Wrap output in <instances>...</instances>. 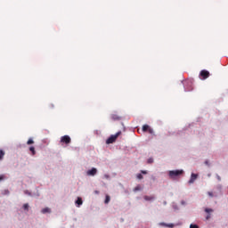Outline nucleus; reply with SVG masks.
Wrapping results in <instances>:
<instances>
[{
	"instance_id": "1a4fd4ad",
	"label": "nucleus",
	"mask_w": 228,
	"mask_h": 228,
	"mask_svg": "<svg viewBox=\"0 0 228 228\" xmlns=\"http://www.w3.org/2000/svg\"><path fill=\"white\" fill-rule=\"evenodd\" d=\"M110 118H111L112 120H120V117H118V115H117V114H112V115L110 116Z\"/></svg>"
},
{
	"instance_id": "412c9836",
	"label": "nucleus",
	"mask_w": 228,
	"mask_h": 228,
	"mask_svg": "<svg viewBox=\"0 0 228 228\" xmlns=\"http://www.w3.org/2000/svg\"><path fill=\"white\" fill-rule=\"evenodd\" d=\"M148 163H149V164L154 163V159L150 158V159H148Z\"/></svg>"
},
{
	"instance_id": "4468645a",
	"label": "nucleus",
	"mask_w": 228,
	"mask_h": 228,
	"mask_svg": "<svg viewBox=\"0 0 228 228\" xmlns=\"http://www.w3.org/2000/svg\"><path fill=\"white\" fill-rule=\"evenodd\" d=\"M141 190H143V188L141 185H137L134 189V191H141Z\"/></svg>"
},
{
	"instance_id": "20e7f679",
	"label": "nucleus",
	"mask_w": 228,
	"mask_h": 228,
	"mask_svg": "<svg viewBox=\"0 0 228 228\" xmlns=\"http://www.w3.org/2000/svg\"><path fill=\"white\" fill-rule=\"evenodd\" d=\"M72 142V139H70V136L64 135L61 137V143H64L65 145H69Z\"/></svg>"
},
{
	"instance_id": "2f4dec72",
	"label": "nucleus",
	"mask_w": 228,
	"mask_h": 228,
	"mask_svg": "<svg viewBox=\"0 0 228 228\" xmlns=\"http://www.w3.org/2000/svg\"><path fill=\"white\" fill-rule=\"evenodd\" d=\"M217 179L220 181V176H218Z\"/></svg>"
},
{
	"instance_id": "cd10ccee",
	"label": "nucleus",
	"mask_w": 228,
	"mask_h": 228,
	"mask_svg": "<svg viewBox=\"0 0 228 228\" xmlns=\"http://www.w3.org/2000/svg\"><path fill=\"white\" fill-rule=\"evenodd\" d=\"M4 192H5L6 194H9V193H10V191L6 190V191H4Z\"/></svg>"
},
{
	"instance_id": "ddd939ff",
	"label": "nucleus",
	"mask_w": 228,
	"mask_h": 228,
	"mask_svg": "<svg viewBox=\"0 0 228 228\" xmlns=\"http://www.w3.org/2000/svg\"><path fill=\"white\" fill-rule=\"evenodd\" d=\"M76 204H77V206H82L83 205V200L81 198H77V200H76Z\"/></svg>"
},
{
	"instance_id": "39448f33",
	"label": "nucleus",
	"mask_w": 228,
	"mask_h": 228,
	"mask_svg": "<svg viewBox=\"0 0 228 228\" xmlns=\"http://www.w3.org/2000/svg\"><path fill=\"white\" fill-rule=\"evenodd\" d=\"M97 174V168L93 167L92 169L86 172L87 175H95Z\"/></svg>"
},
{
	"instance_id": "6ab92c4d",
	"label": "nucleus",
	"mask_w": 228,
	"mask_h": 228,
	"mask_svg": "<svg viewBox=\"0 0 228 228\" xmlns=\"http://www.w3.org/2000/svg\"><path fill=\"white\" fill-rule=\"evenodd\" d=\"M136 177H137V179H143V175L142 174H137Z\"/></svg>"
},
{
	"instance_id": "2eb2a0df",
	"label": "nucleus",
	"mask_w": 228,
	"mask_h": 228,
	"mask_svg": "<svg viewBox=\"0 0 228 228\" xmlns=\"http://www.w3.org/2000/svg\"><path fill=\"white\" fill-rule=\"evenodd\" d=\"M29 151H30V152H32V155H33V156H35V154H37V151H35V147L31 146V147L29 148Z\"/></svg>"
},
{
	"instance_id": "f257e3e1",
	"label": "nucleus",
	"mask_w": 228,
	"mask_h": 228,
	"mask_svg": "<svg viewBox=\"0 0 228 228\" xmlns=\"http://www.w3.org/2000/svg\"><path fill=\"white\" fill-rule=\"evenodd\" d=\"M183 173L184 171H183V169L171 170L168 172V175L170 179H175L176 177H179V175H183Z\"/></svg>"
},
{
	"instance_id": "bb28decb",
	"label": "nucleus",
	"mask_w": 228,
	"mask_h": 228,
	"mask_svg": "<svg viewBox=\"0 0 228 228\" xmlns=\"http://www.w3.org/2000/svg\"><path fill=\"white\" fill-rule=\"evenodd\" d=\"M181 204H182V206H184V205L186 204V201L182 200V201H181Z\"/></svg>"
},
{
	"instance_id": "f03ea898",
	"label": "nucleus",
	"mask_w": 228,
	"mask_h": 228,
	"mask_svg": "<svg viewBox=\"0 0 228 228\" xmlns=\"http://www.w3.org/2000/svg\"><path fill=\"white\" fill-rule=\"evenodd\" d=\"M121 134H122V132L119 131V132H118L116 134L110 135V136L106 140L107 145H110V143H115V142H117V138H118Z\"/></svg>"
},
{
	"instance_id": "7ed1b4c3",
	"label": "nucleus",
	"mask_w": 228,
	"mask_h": 228,
	"mask_svg": "<svg viewBox=\"0 0 228 228\" xmlns=\"http://www.w3.org/2000/svg\"><path fill=\"white\" fill-rule=\"evenodd\" d=\"M210 74L209 71L206 70V69H202L200 72V79H208V77H209Z\"/></svg>"
},
{
	"instance_id": "6e6552de",
	"label": "nucleus",
	"mask_w": 228,
	"mask_h": 228,
	"mask_svg": "<svg viewBox=\"0 0 228 228\" xmlns=\"http://www.w3.org/2000/svg\"><path fill=\"white\" fill-rule=\"evenodd\" d=\"M144 200L151 202V200H154L156 199L154 196H144L143 197Z\"/></svg>"
},
{
	"instance_id": "4be33fe9",
	"label": "nucleus",
	"mask_w": 228,
	"mask_h": 228,
	"mask_svg": "<svg viewBox=\"0 0 228 228\" xmlns=\"http://www.w3.org/2000/svg\"><path fill=\"white\" fill-rule=\"evenodd\" d=\"M190 228H199V225L191 224H190Z\"/></svg>"
},
{
	"instance_id": "dca6fc26",
	"label": "nucleus",
	"mask_w": 228,
	"mask_h": 228,
	"mask_svg": "<svg viewBox=\"0 0 228 228\" xmlns=\"http://www.w3.org/2000/svg\"><path fill=\"white\" fill-rule=\"evenodd\" d=\"M23 209H25V211H28L29 210V205L28 203H25L23 205Z\"/></svg>"
},
{
	"instance_id": "423d86ee",
	"label": "nucleus",
	"mask_w": 228,
	"mask_h": 228,
	"mask_svg": "<svg viewBox=\"0 0 228 228\" xmlns=\"http://www.w3.org/2000/svg\"><path fill=\"white\" fill-rule=\"evenodd\" d=\"M197 177L198 175L192 173L191 175V179L189 180V184H193V183L197 181Z\"/></svg>"
},
{
	"instance_id": "f3484780",
	"label": "nucleus",
	"mask_w": 228,
	"mask_h": 228,
	"mask_svg": "<svg viewBox=\"0 0 228 228\" xmlns=\"http://www.w3.org/2000/svg\"><path fill=\"white\" fill-rule=\"evenodd\" d=\"M4 158V151L3 150H0V161Z\"/></svg>"
},
{
	"instance_id": "a878e982",
	"label": "nucleus",
	"mask_w": 228,
	"mask_h": 228,
	"mask_svg": "<svg viewBox=\"0 0 228 228\" xmlns=\"http://www.w3.org/2000/svg\"><path fill=\"white\" fill-rule=\"evenodd\" d=\"M4 179V175H0V181H3Z\"/></svg>"
},
{
	"instance_id": "c85d7f7f",
	"label": "nucleus",
	"mask_w": 228,
	"mask_h": 228,
	"mask_svg": "<svg viewBox=\"0 0 228 228\" xmlns=\"http://www.w3.org/2000/svg\"><path fill=\"white\" fill-rule=\"evenodd\" d=\"M168 227H174V224H169Z\"/></svg>"
},
{
	"instance_id": "9b49d317",
	"label": "nucleus",
	"mask_w": 228,
	"mask_h": 228,
	"mask_svg": "<svg viewBox=\"0 0 228 228\" xmlns=\"http://www.w3.org/2000/svg\"><path fill=\"white\" fill-rule=\"evenodd\" d=\"M111 200V198L110 197V195H106L105 196V201L104 204H110V201Z\"/></svg>"
},
{
	"instance_id": "393cba45",
	"label": "nucleus",
	"mask_w": 228,
	"mask_h": 228,
	"mask_svg": "<svg viewBox=\"0 0 228 228\" xmlns=\"http://www.w3.org/2000/svg\"><path fill=\"white\" fill-rule=\"evenodd\" d=\"M141 174H143L144 175H147V171L145 170H141Z\"/></svg>"
},
{
	"instance_id": "f8f14e48",
	"label": "nucleus",
	"mask_w": 228,
	"mask_h": 228,
	"mask_svg": "<svg viewBox=\"0 0 228 228\" xmlns=\"http://www.w3.org/2000/svg\"><path fill=\"white\" fill-rule=\"evenodd\" d=\"M150 128H151V126H149V125H144L142 126L143 133H147V131H149Z\"/></svg>"
},
{
	"instance_id": "b1692460",
	"label": "nucleus",
	"mask_w": 228,
	"mask_h": 228,
	"mask_svg": "<svg viewBox=\"0 0 228 228\" xmlns=\"http://www.w3.org/2000/svg\"><path fill=\"white\" fill-rule=\"evenodd\" d=\"M24 193H25L26 195H31V192H29V191H25Z\"/></svg>"
},
{
	"instance_id": "aec40b11",
	"label": "nucleus",
	"mask_w": 228,
	"mask_h": 228,
	"mask_svg": "<svg viewBox=\"0 0 228 228\" xmlns=\"http://www.w3.org/2000/svg\"><path fill=\"white\" fill-rule=\"evenodd\" d=\"M148 133H150V134H154V130L150 127Z\"/></svg>"
},
{
	"instance_id": "5701e85b",
	"label": "nucleus",
	"mask_w": 228,
	"mask_h": 228,
	"mask_svg": "<svg viewBox=\"0 0 228 228\" xmlns=\"http://www.w3.org/2000/svg\"><path fill=\"white\" fill-rule=\"evenodd\" d=\"M208 195L209 197H214V195H213V192H212V191H208Z\"/></svg>"
},
{
	"instance_id": "9d476101",
	"label": "nucleus",
	"mask_w": 228,
	"mask_h": 228,
	"mask_svg": "<svg viewBox=\"0 0 228 228\" xmlns=\"http://www.w3.org/2000/svg\"><path fill=\"white\" fill-rule=\"evenodd\" d=\"M41 213H43V215H45V213H51V208H45L41 210Z\"/></svg>"
},
{
	"instance_id": "a211bd4d",
	"label": "nucleus",
	"mask_w": 228,
	"mask_h": 228,
	"mask_svg": "<svg viewBox=\"0 0 228 228\" xmlns=\"http://www.w3.org/2000/svg\"><path fill=\"white\" fill-rule=\"evenodd\" d=\"M32 143H35V142L33 141V139H28V141L27 142L28 145H32Z\"/></svg>"
},
{
	"instance_id": "0eeeda50",
	"label": "nucleus",
	"mask_w": 228,
	"mask_h": 228,
	"mask_svg": "<svg viewBox=\"0 0 228 228\" xmlns=\"http://www.w3.org/2000/svg\"><path fill=\"white\" fill-rule=\"evenodd\" d=\"M205 213H208L206 220H209V218H211V214L209 213H213V208H205Z\"/></svg>"
},
{
	"instance_id": "c756f323",
	"label": "nucleus",
	"mask_w": 228,
	"mask_h": 228,
	"mask_svg": "<svg viewBox=\"0 0 228 228\" xmlns=\"http://www.w3.org/2000/svg\"><path fill=\"white\" fill-rule=\"evenodd\" d=\"M205 164H206V165H208V161H206V162H205Z\"/></svg>"
},
{
	"instance_id": "7c9ffc66",
	"label": "nucleus",
	"mask_w": 228,
	"mask_h": 228,
	"mask_svg": "<svg viewBox=\"0 0 228 228\" xmlns=\"http://www.w3.org/2000/svg\"><path fill=\"white\" fill-rule=\"evenodd\" d=\"M95 193H99V191H95Z\"/></svg>"
}]
</instances>
